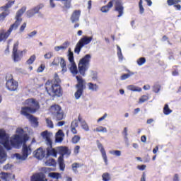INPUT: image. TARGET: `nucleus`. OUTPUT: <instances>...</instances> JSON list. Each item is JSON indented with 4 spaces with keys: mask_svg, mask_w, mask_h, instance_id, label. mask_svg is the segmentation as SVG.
I'll return each mask as SVG.
<instances>
[{
    "mask_svg": "<svg viewBox=\"0 0 181 181\" xmlns=\"http://www.w3.org/2000/svg\"><path fill=\"white\" fill-rule=\"evenodd\" d=\"M28 139V133L22 128H17L16 134L13 135L11 138H9V134H6L5 130L0 129V165L5 163L6 159H8V153H6L5 148L7 151H11L12 148L18 149Z\"/></svg>",
    "mask_w": 181,
    "mask_h": 181,
    "instance_id": "obj_1",
    "label": "nucleus"
},
{
    "mask_svg": "<svg viewBox=\"0 0 181 181\" xmlns=\"http://www.w3.org/2000/svg\"><path fill=\"white\" fill-rule=\"evenodd\" d=\"M60 83L62 81L59 78L57 74H54L53 80H48L45 84V90L49 95H57V97H62L63 92L60 87Z\"/></svg>",
    "mask_w": 181,
    "mask_h": 181,
    "instance_id": "obj_2",
    "label": "nucleus"
},
{
    "mask_svg": "<svg viewBox=\"0 0 181 181\" xmlns=\"http://www.w3.org/2000/svg\"><path fill=\"white\" fill-rule=\"evenodd\" d=\"M23 105L25 106L21 107V114L26 117V118L30 117L32 115L30 114H34V112H36L40 108L39 102L33 98L25 100Z\"/></svg>",
    "mask_w": 181,
    "mask_h": 181,
    "instance_id": "obj_3",
    "label": "nucleus"
},
{
    "mask_svg": "<svg viewBox=\"0 0 181 181\" xmlns=\"http://www.w3.org/2000/svg\"><path fill=\"white\" fill-rule=\"evenodd\" d=\"M78 122H80L82 129L86 132L90 131V127H88V124H87V122L81 119V117L78 116V119L74 120L71 124V134H73L74 135H76L77 129L76 128L78 127Z\"/></svg>",
    "mask_w": 181,
    "mask_h": 181,
    "instance_id": "obj_4",
    "label": "nucleus"
},
{
    "mask_svg": "<svg viewBox=\"0 0 181 181\" xmlns=\"http://www.w3.org/2000/svg\"><path fill=\"white\" fill-rule=\"evenodd\" d=\"M32 153V148L30 145H23L22 148V154L15 153L13 156V159H15L17 162H23V160H26L28 159V156L31 155Z\"/></svg>",
    "mask_w": 181,
    "mask_h": 181,
    "instance_id": "obj_5",
    "label": "nucleus"
},
{
    "mask_svg": "<svg viewBox=\"0 0 181 181\" xmlns=\"http://www.w3.org/2000/svg\"><path fill=\"white\" fill-rule=\"evenodd\" d=\"M90 62H91V55L90 54L85 55L80 59L78 63V70L81 76H85L86 71L88 70Z\"/></svg>",
    "mask_w": 181,
    "mask_h": 181,
    "instance_id": "obj_6",
    "label": "nucleus"
},
{
    "mask_svg": "<svg viewBox=\"0 0 181 181\" xmlns=\"http://www.w3.org/2000/svg\"><path fill=\"white\" fill-rule=\"evenodd\" d=\"M19 47V42H16L13 45V52H12V58L13 62H21L23 55L26 54L27 51L26 49H23L22 51L18 50V48Z\"/></svg>",
    "mask_w": 181,
    "mask_h": 181,
    "instance_id": "obj_7",
    "label": "nucleus"
},
{
    "mask_svg": "<svg viewBox=\"0 0 181 181\" xmlns=\"http://www.w3.org/2000/svg\"><path fill=\"white\" fill-rule=\"evenodd\" d=\"M68 60L69 62V64L68 66L71 74L73 76H76L78 73V69H77V64L74 62V56L73 52H71V49H69L68 54H67Z\"/></svg>",
    "mask_w": 181,
    "mask_h": 181,
    "instance_id": "obj_8",
    "label": "nucleus"
},
{
    "mask_svg": "<svg viewBox=\"0 0 181 181\" xmlns=\"http://www.w3.org/2000/svg\"><path fill=\"white\" fill-rule=\"evenodd\" d=\"M25 12H26L25 6L23 7L17 12L16 16V21L13 24L11 25L10 28L8 29L10 33H11L12 30H16L18 29V26L21 25V23L22 22V18H21V16H22V15H23Z\"/></svg>",
    "mask_w": 181,
    "mask_h": 181,
    "instance_id": "obj_9",
    "label": "nucleus"
},
{
    "mask_svg": "<svg viewBox=\"0 0 181 181\" xmlns=\"http://www.w3.org/2000/svg\"><path fill=\"white\" fill-rule=\"evenodd\" d=\"M93 40V37H88V36H83L81 37L79 41L77 42L74 52L78 54L80 52H81V49L84 47V46L87 45H90L91 43V41Z\"/></svg>",
    "mask_w": 181,
    "mask_h": 181,
    "instance_id": "obj_10",
    "label": "nucleus"
},
{
    "mask_svg": "<svg viewBox=\"0 0 181 181\" xmlns=\"http://www.w3.org/2000/svg\"><path fill=\"white\" fill-rule=\"evenodd\" d=\"M45 5H43V4H40L37 5L34 8L27 11V16L28 18H32V16H35V15H36V13H39V11H40V9H43Z\"/></svg>",
    "mask_w": 181,
    "mask_h": 181,
    "instance_id": "obj_11",
    "label": "nucleus"
},
{
    "mask_svg": "<svg viewBox=\"0 0 181 181\" xmlns=\"http://www.w3.org/2000/svg\"><path fill=\"white\" fill-rule=\"evenodd\" d=\"M6 88L9 91H16L18 90V81L13 80V78H10L6 82Z\"/></svg>",
    "mask_w": 181,
    "mask_h": 181,
    "instance_id": "obj_12",
    "label": "nucleus"
},
{
    "mask_svg": "<svg viewBox=\"0 0 181 181\" xmlns=\"http://www.w3.org/2000/svg\"><path fill=\"white\" fill-rule=\"evenodd\" d=\"M15 4V1H8L4 6L1 7L2 11H4L1 14V18H5L6 16H8L9 15V8H12L13 5Z\"/></svg>",
    "mask_w": 181,
    "mask_h": 181,
    "instance_id": "obj_13",
    "label": "nucleus"
},
{
    "mask_svg": "<svg viewBox=\"0 0 181 181\" xmlns=\"http://www.w3.org/2000/svg\"><path fill=\"white\" fill-rule=\"evenodd\" d=\"M41 136H42V139H45L47 145L52 146V137L53 136L52 133H50L48 131H45L41 133Z\"/></svg>",
    "mask_w": 181,
    "mask_h": 181,
    "instance_id": "obj_14",
    "label": "nucleus"
},
{
    "mask_svg": "<svg viewBox=\"0 0 181 181\" xmlns=\"http://www.w3.org/2000/svg\"><path fill=\"white\" fill-rule=\"evenodd\" d=\"M34 156L37 159H43V158H47L46 149L40 148L34 151Z\"/></svg>",
    "mask_w": 181,
    "mask_h": 181,
    "instance_id": "obj_15",
    "label": "nucleus"
},
{
    "mask_svg": "<svg viewBox=\"0 0 181 181\" xmlns=\"http://www.w3.org/2000/svg\"><path fill=\"white\" fill-rule=\"evenodd\" d=\"M80 16H81V10L74 11L70 18L71 23H76V22H78V21H80Z\"/></svg>",
    "mask_w": 181,
    "mask_h": 181,
    "instance_id": "obj_16",
    "label": "nucleus"
},
{
    "mask_svg": "<svg viewBox=\"0 0 181 181\" xmlns=\"http://www.w3.org/2000/svg\"><path fill=\"white\" fill-rule=\"evenodd\" d=\"M98 148L101 153L102 158L105 163V165H108V157L107 156V152L105 151V148L103 146V144H98Z\"/></svg>",
    "mask_w": 181,
    "mask_h": 181,
    "instance_id": "obj_17",
    "label": "nucleus"
},
{
    "mask_svg": "<svg viewBox=\"0 0 181 181\" xmlns=\"http://www.w3.org/2000/svg\"><path fill=\"white\" fill-rule=\"evenodd\" d=\"M76 78L77 80V84L76 85V88H79L81 90H85L86 88V80L83 77L76 76Z\"/></svg>",
    "mask_w": 181,
    "mask_h": 181,
    "instance_id": "obj_18",
    "label": "nucleus"
},
{
    "mask_svg": "<svg viewBox=\"0 0 181 181\" xmlns=\"http://www.w3.org/2000/svg\"><path fill=\"white\" fill-rule=\"evenodd\" d=\"M45 152H46L47 158H49V156H54V158L57 157V151L53 148L52 147V145L49 146V147H48L47 149H45Z\"/></svg>",
    "mask_w": 181,
    "mask_h": 181,
    "instance_id": "obj_19",
    "label": "nucleus"
},
{
    "mask_svg": "<svg viewBox=\"0 0 181 181\" xmlns=\"http://www.w3.org/2000/svg\"><path fill=\"white\" fill-rule=\"evenodd\" d=\"M0 177L5 181H12L15 179V175L6 173H1L0 174Z\"/></svg>",
    "mask_w": 181,
    "mask_h": 181,
    "instance_id": "obj_20",
    "label": "nucleus"
},
{
    "mask_svg": "<svg viewBox=\"0 0 181 181\" xmlns=\"http://www.w3.org/2000/svg\"><path fill=\"white\" fill-rule=\"evenodd\" d=\"M31 181H47V179L43 174L37 173L32 176Z\"/></svg>",
    "mask_w": 181,
    "mask_h": 181,
    "instance_id": "obj_21",
    "label": "nucleus"
},
{
    "mask_svg": "<svg viewBox=\"0 0 181 181\" xmlns=\"http://www.w3.org/2000/svg\"><path fill=\"white\" fill-rule=\"evenodd\" d=\"M115 11L118 12L119 15L118 18H121L122 14L124 13V7L122 6V4L120 1H117L115 5Z\"/></svg>",
    "mask_w": 181,
    "mask_h": 181,
    "instance_id": "obj_22",
    "label": "nucleus"
},
{
    "mask_svg": "<svg viewBox=\"0 0 181 181\" xmlns=\"http://www.w3.org/2000/svg\"><path fill=\"white\" fill-rule=\"evenodd\" d=\"M57 151L62 155V156L63 155H66L67 156L71 155V151L67 147H58Z\"/></svg>",
    "mask_w": 181,
    "mask_h": 181,
    "instance_id": "obj_23",
    "label": "nucleus"
},
{
    "mask_svg": "<svg viewBox=\"0 0 181 181\" xmlns=\"http://www.w3.org/2000/svg\"><path fill=\"white\" fill-rule=\"evenodd\" d=\"M11 35V33L9 32V30L7 31H5V30H0V42L5 41L8 37H9V35Z\"/></svg>",
    "mask_w": 181,
    "mask_h": 181,
    "instance_id": "obj_24",
    "label": "nucleus"
},
{
    "mask_svg": "<svg viewBox=\"0 0 181 181\" xmlns=\"http://www.w3.org/2000/svg\"><path fill=\"white\" fill-rule=\"evenodd\" d=\"M63 138H64V133H63V130L59 129L55 135V141L56 142H63Z\"/></svg>",
    "mask_w": 181,
    "mask_h": 181,
    "instance_id": "obj_25",
    "label": "nucleus"
},
{
    "mask_svg": "<svg viewBox=\"0 0 181 181\" xmlns=\"http://www.w3.org/2000/svg\"><path fill=\"white\" fill-rule=\"evenodd\" d=\"M114 6V1H110L107 6H104L100 8L101 12L103 13H107V12L110 11V9Z\"/></svg>",
    "mask_w": 181,
    "mask_h": 181,
    "instance_id": "obj_26",
    "label": "nucleus"
},
{
    "mask_svg": "<svg viewBox=\"0 0 181 181\" xmlns=\"http://www.w3.org/2000/svg\"><path fill=\"white\" fill-rule=\"evenodd\" d=\"M70 46V42H65L63 43L62 45L61 46H56L54 47V50L55 52H60V50H66Z\"/></svg>",
    "mask_w": 181,
    "mask_h": 181,
    "instance_id": "obj_27",
    "label": "nucleus"
},
{
    "mask_svg": "<svg viewBox=\"0 0 181 181\" xmlns=\"http://www.w3.org/2000/svg\"><path fill=\"white\" fill-rule=\"evenodd\" d=\"M88 90L89 91H98V85L97 83H93V82H88L87 83Z\"/></svg>",
    "mask_w": 181,
    "mask_h": 181,
    "instance_id": "obj_28",
    "label": "nucleus"
},
{
    "mask_svg": "<svg viewBox=\"0 0 181 181\" xmlns=\"http://www.w3.org/2000/svg\"><path fill=\"white\" fill-rule=\"evenodd\" d=\"M58 163L59 165V169L62 172H64V169L66 168V165L64 164V158L63 156H60L58 158Z\"/></svg>",
    "mask_w": 181,
    "mask_h": 181,
    "instance_id": "obj_29",
    "label": "nucleus"
},
{
    "mask_svg": "<svg viewBox=\"0 0 181 181\" xmlns=\"http://www.w3.org/2000/svg\"><path fill=\"white\" fill-rule=\"evenodd\" d=\"M59 64L62 68V73L64 74V73L67 72V65L66 64V61L63 57L61 58V61H59Z\"/></svg>",
    "mask_w": 181,
    "mask_h": 181,
    "instance_id": "obj_30",
    "label": "nucleus"
},
{
    "mask_svg": "<svg viewBox=\"0 0 181 181\" xmlns=\"http://www.w3.org/2000/svg\"><path fill=\"white\" fill-rule=\"evenodd\" d=\"M49 111H51L53 115H54L55 114H57L62 111V107H60L58 105H54L51 106Z\"/></svg>",
    "mask_w": 181,
    "mask_h": 181,
    "instance_id": "obj_31",
    "label": "nucleus"
},
{
    "mask_svg": "<svg viewBox=\"0 0 181 181\" xmlns=\"http://www.w3.org/2000/svg\"><path fill=\"white\" fill-rule=\"evenodd\" d=\"M127 89H129L130 91H134L137 93H141L142 91V88L134 85H129L127 86Z\"/></svg>",
    "mask_w": 181,
    "mask_h": 181,
    "instance_id": "obj_32",
    "label": "nucleus"
},
{
    "mask_svg": "<svg viewBox=\"0 0 181 181\" xmlns=\"http://www.w3.org/2000/svg\"><path fill=\"white\" fill-rule=\"evenodd\" d=\"M83 91L84 89L76 88V91L74 93V97L76 100H80L81 95H83Z\"/></svg>",
    "mask_w": 181,
    "mask_h": 181,
    "instance_id": "obj_33",
    "label": "nucleus"
},
{
    "mask_svg": "<svg viewBox=\"0 0 181 181\" xmlns=\"http://www.w3.org/2000/svg\"><path fill=\"white\" fill-rule=\"evenodd\" d=\"M64 118V115L63 114V112L61 110L58 113H55L54 115V119L57 121H62Z\"/></svg>",
    "mask_w": 181,
    "mask_h": 181,
    "instance_id": "obj_34",
    "label": "nucleus"
},
{
    "mask_svg": "<svg viewBox=\"0 0 181 181\" xmlns=\"http://www.w3.org/2000/svg\"><path fill=\"white\" fill-rule=\"evenodd\" d=\"M134 74H135L134 72L129 70V73L122 75L120 78L123 81L127 80V78H129V77H131L132 76H134Z\"/></svg>",
    "mask_w": 181,
    "mask_h": 181,
    "instance_id": "obj_35",
    "label": "nucleus"
},
{
    "mask_svg": "<svg viewBox=\"0 0 181 181\" xmlns=\"http://www.w3.org/2000/svg\"><path fill=\"white\" fill-rule=\"evenodd\" d=\"M110 155H113V156L119 157L122 155V152L119 150H111L109 151Z\"/></svg>",
    "mask_w": 181,
    "mask_h": 181,
    "instance_id": "obj_36",
    "label": "nucleus"
},
{
    "mask_svg": "<svg viewBox=\"0 0 181 181\" xmlns=\"http://www.w3.org/2000/svg\"><path fill=\"white\" fill-rule=\"evenodd\" d=\"M48 176L52 179H60V177H62V174L59 173H49Z\"/></svg>",
    "mask_w": 181,
    "mask_h": 181,
    "instance_id": "obj_37",
    "label": "nucleus"
},
{
    "mask_svg": "<svg viewBox=\"0 0 181 181\" xmlns=\"http://www.w3.org/2000/svg\"><path fill=\"white\" fill-rule=\"evenodd\" d=\"M163 114L165 115H169L170 114H172V110L169 108V105L165 104L163 107Z\"/></svg>",
    "mask_w": 181,
    "mask_h": 181,
    "instance_id": "obj_38",
    "label": "nucleus"
},
{
    "mask_svg": "<svg viewBox=\"0 0 181 181\" xmlns=\"http://www.w3.org/2000/svg\"><path fill=\"white\" fill-rule=\"evenodd\" d=\"M95 132H103V134H106L107 132V127H104L103 126H99L95 128Z\"/></svg>",
    "mask_w": 181,
    "mask_h": 181,
    "instance_id": "obj_39",
    "label": "nucleus"
},
{
    "mask_svg": "<svg viewBox=\"0 0 181 181\" xmlns=\"http://www.w3.org/2000/svg\"><path fill=\"white\" fill-rule=\"evenodd\" d=\"M46 166H56V160L53 158H49L45 162Z\"/></svg>",
    "mask_w": 181,
    "mask_h": 181,
    "instance_id": "obj_40",
    "label": "nucleus"
},
{
    "mask_svg": "<svg viewBox=\"0 0 181 181\" xmlns=\"http://www.w3.org/2000/svg\"><path fill=\"white\" fill-rule=\"evenodd\" d=\"M28 119H29L30 122H32V124H34V127H37V119L36 117L31 115V116H29Z\"/></svg>",
    "mask_w": 181,
    "mask_h": 181,
    "instance_id": "obj_41",
    "label": "nucleus"
},
{
    "mask_svg": "<svg viewBox=\"0 0 181 181\" xmlns=\"http://www.w3.org/2000/svg\"><path fill=\"white\" fill-rule=\"evenodd\" d=\"M60 1H64V6L66 8V9H70L71 8V1L73 0H60Z\"/></svg>",
    "mask_w": 181,
    "mask_h": 181,
    "instance_id": "obj_42",
    "label": "nucleus"
},
{
    "mask_svg": "<svg viewBox=\"0 0 181 181\" xmlns=\"http://www.w3.org/2000/svg\"><path fill=\"white\" fill-rule=\"evenodd\" d=\"M148 100H149V96L144 95L143 96H141L139 100V104H142L146 101H148Z\"/></svg>",
    "mask_w": 181,
    "mask_h": 181,
    "instance_id": "obj_43",
    "label": "nucleus"
},
{
    "mask_svg": "<svg viewBox=\"0 0 181 181\" xmlns=\"http://www.w3.org/2000/svg\"><path fill=\"white\" fill-rule=\"evenodd\" d=\"M81 139V137L78 135H75L74 137L71 139V142L72 144H78L80 142V140Z\"/></svg>",
    "mask_w": 181,
    "mask_h": 181,
    "instance_id": "obj_44",
    "label": "nucleus"
},
{
    "mask_svg": "<svg viewBox=\"0 0 181 181\" xmlns=\"http://www.w3.org/2000/svg\"><path fill=\"white\" fill-rule=\"evenodd\" d=\"M35 60H36V55L33 54L30 57L28 60L26 62L27 64H33L35 62Z\"/></svg>",
    "mask_w": 181,
    "mask_h": 181,
    "instance_id": "obj_45",
    "label": "nucleus"
},
{
    "mask_svg": "<svg viewBox=\"0 0 181 181\" xmlns=\"http://www.w3.org/2000/svg\"><path fill=\"white\" fill-rule=\"evenodd\" d=\"M180 2V0H168L167 4L169 5V6H172V5H177Z\"/></svg>",
    "mask_w": 181,
    "mask_h": 181,
    "instance_id": "obj_46",
    "label": "nucleus"
},
{
    "mask_svg": "<svg viewBox=\"0 0 181 181\" xmlns=\"http://www.w3.org/2000/svg\"><path fill=\"white\" fill-rule=\"evenodd\" d=\"M45 121H46V124H47V127L48 128H54V124H53V122L52 121V119H50V118H47L46 119H45Z\"/></svg>",
    "mask_w": 181,
    "mask_h": 181,
    "instance_id": "obj_47",
    "label": "nucleus"
},
{
    "mask_svg": "<svg viewBox=\"0 0 181 181\" xmlns=\"http://www.w3.org/2000/svg\"><path fill=\"white\" fill-rule=\"evenodd\" d=\"M146 63V59L145 57H141L139 59H137V64L138 66H144Z\"/></svg>",
    "mask_w": 181,
    "mask_h": 181,
    "instance_id": "obj_48",
    "label": "nucleus"
},
{
    "mask_svg": "<svg viewBox=\"0 0 181 181\" xmlns=\"http://www.w3.org/2000/svg\"><path fill=\"white\" fill-rule=\"evenodd\" d=\"M62 57H55L52 62V66H59V63H60Z\"/></svg>",
    "mask_w": 181,
    "mask_h": 181,
    "instance_id": "obj_49",
    "label": "nucleus"
},
{
    "mask_svg": "<svg viewBox=\"0 0 181 181\" xmlns=\"http://www.w3.org/2000/svg\"><path fill=\"white\" fill-rule=\"evenodd\" d=\"M80 153V146H75L73 150V155L77 156Z\"/></svg>",
    "mask_w": 181,
    "mask_h": 181,
    "instance_id": "obj_50",
    "label": "nucleus"
},
{
    "mask_svg": "<svg viewBox=\"0 0 181 181\" xmlns=\"http://www.w3.org/2000/svg\"><path fill=\"white\" fill-rule=\"evenodd\" d=\"M103 180V181H110L111 179V177L110 176V174L105 173L102 175Z\"/></svg>",
    "mask_w": 181,
    "mask_h": 181,
    "instance_id": "obj_51",
    "label": "nucleus"
},
{
    "mask_svg": "<svg viewBox=\"0 0 181 181\" xmlns=\"http://www.w3.org/2000/svg\"><path fill=\"white\" fill-rule=\"evenodd\" d=\"M26 26H27L26 22L23 23L19 28V33H23L25 32V29H26Z\"/></svg>",
    "mask_w": 181,
    "mask_h": 181,
    "instance_id": "obj_52",
    "label": "nucleus"
},
{
    "mask_svg": "<svg viewBox=\"0 0 181 181\" xmlns=\"http://www.w3.org/2000/svg\"><path fill=\"white\" fill-rule=\"evenodd\" d=\"M117 56L119 60H122L123 57H122V52L121 51V47L117 45Z\"/></svg>",
    "mask_w": 181,
    "mask_h": 181,
    "instance_id": "obj_53",
    "label": "nucleus"
},
{
    "mask_svg": "<svg viewBox=\"0 0 181 181\" xmlns=\"http://www.w3.org/2000/svg\"><path fill=\"white\" fill-rule=\"evenodd\" d=\"M107 117H108V114L105 113L101 117H100L99 119H98L97 122L98 124H100V122L104 121L106 119Z\"/></svg>",
    "mask_w": 181,
    "mask_h": 181,
    "instance_id": "obj_54",
    "label": "nucleus"
},
{
    "mask_svg": "<svg viewBox=\"0 0 181 181\" xmlns=\"http://www.w3.org/2000/svg\"><path fill=\"white\" fill-rule=\"evenodd\" d=\"M46 66L45 64H42L37 69V73H43V71L45 70Z\"/></svg>",
    "mask_w": 181,
    "mask_h": 181,
    "instance_id": "obj_55",
    "label": "nucleus"
},
{
    "mask_svg": "<svg viewBox=\"0 0 181 181\" xmlns=\"http://www.w3.org/2000/svg\"><path fill=\"white\" fill-rule=\"evenodd\" d=\"M122 135L124 136V139H128V127L124 128Z\"/></svg>",
    "mask_w": 181,
    "mask_h": 181,
    "instance_id": "obj_56",
    "label": "nucleus"
},
{
    "mask_svg": "<svg viewBox=\"0 0 181 181\" xmlns=\"http://www.w3.org/2000/svg\"><path fill=\"white\" fill-rule=\"evenodd\" d=\"M13 168V165L11 163H7L6 164L4 167H3V169L4 170H11V169Z\"/></svg>",
    "mask_w": 181,
    "mask_h": 181,
    "instance_id": "obj_57",
    "label": "nucleus"
},
{
    "mask_svg": "<svg viewBox=\"0 0 181 181\" xmlns=\"http://www.w3.org/2000/svg\"><path fill=\"white\" fill-rule=\"evenodd\" d=\"M153 91L154 93H158L159 91H160V85H155L153 87Z\"/></svg>",
    "mask_w": 181,
    "mask_h": 181,
    "instance_id": "obj_58",
    "label": "nucleus"
},
{
    "mask_svg": "<svg viewBox=\"0 0 181 181\" xmlns=\"http://www.w3.org/2000/svg\"><path fill=\"white\" fill-rule=\"evenodd\" d=\"M45 59H49L53 57V52H47L44 55Z\"/></svg>",
    "mask_w": 181,
    "mask_h": 181,
    "instance_id": "obj_59",
    "label": "nucleus"
},
{
    "mask_svg": "<svg viewBox=\"0 0 181 181\" xmlns=\"http://www.w3.org/2000/svg\"><path fill=\"white\" fill-rule=\"evenodd\" d=\"M77 168H80V164L78 163L72 164V170H74V172H77Z\"/></svg>",
    "mask_w": 181,
    "mask_h": 181,
    "instance_id": "obj_60",
    "label": "nucleus"
},
{
    "mask_svg": "<svg viewBox=\"0 0 181 181\" xmlns=\"http://www.w3.org/2000/svg\"><path fill=\"white\" fill-rule=\"evenodd\" d=\"M49 6L50 8H56V4L54 3V0H49Z\"/></svg>",
    "mask_w": 181,
    "mask_h": 181,
    "instance_id": "obj_61",
    "label": "nucleus"
},
{
    "mask_svg": "<svg viewBox=\"0 0 181 181\" xmlns=\"http://www.w3.org/2000/svg\"><path fill=\"white\" fill-rule=\"evenodd\" d=\"M140 181H146V173L145 172L142 173Z\"/></svg>",
    "mask_w": 181,
    "mask_h": 181,
    "instance_id": "obj_62",
    "label": "nucleus"
},
{
    "mask_svg": "<svg viewBox=\"0 0 181 181\" xmlns=\"http://www.w3.org/2000/svg\"><path fill=\"white\" fill-rule=\"evenodd\" d=\"M137 169H139V170H145V169H146V165H138Z\"/></svg>",
    "mask_w": 181,
    "mask_h": 181,
    "instance_id": "obj_63",
    "label": "nucleus"
},
{
    "mask_svg": "<svg viewBox=\"0 0 181 181\" xmlns=\"http://www.w3.org/2000/svg\"><path fill=\"white\" fill-rule=\"evenodd\" d=\"M173 181H179V175L175 174L173 177Z\"/></svg>",
    "mask_w": 181,
    "mask_h": 181,
    "instance_id": "obj_64",
    "label": "nucleus"
}]
</instances>
